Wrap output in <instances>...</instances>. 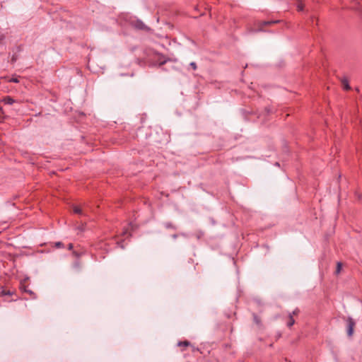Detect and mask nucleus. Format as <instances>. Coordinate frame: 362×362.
<instances>
[{"instance_id":"obj_1","label":"nucleus","mask_w":362,"mask_h":362,"mask_svg":"<svg viewBox=\"0 0 362 362\" xmlns=\"http://www.w3.org/2000/svg\"><path fill=\"white\" fill-rule=\"evenodd\" d=\"M354 326L355 322L351 317H349L347 320V334L349 337L352 336L354 333Z\"/></svg>"},{"instance_id":"obj_2","label":"nucleus","mask_w":362,"mask_h":362,"mask_svg":"<svg viewBox=\"0 0 362 362\" xmlns=\"http://www.w3.org/2000/svg\"><path fill=\"white\" fill-rule=\"evenodd\" d=\"M2 101L6 105H12L15 102V100L10 96L4 98Z\"/></svg>"},{"instance_id":"obj_3","label":"nucleus","mask_w":362,"mask_h":362,"mask_svg":"<svg viewBox=\"0 0 362 362\" xmlns=\"http://www.w3.org/2000/svg\"><path fill=\"white\" fill-rule=\"evenodd\" d=\"M341 83H342L344 89H345V90H349L350 89V86H349L348 81L346 79H343L341 81Z\"/></svg>"},{"instance_id":"obj_4","label":"nucleus","mask_w":362,"mask_h":362,"mask_svg":"<svg viewBox=\"0 0 362 362\" xmlns=\"http://www.w3.org/2000/svg\"><path fill=\"white\" fill-rule=\"evenodd\" d=\"M135 26L140 30H142L145 28V25L141 21H138Z\"/></svg>"},{"instance_id":"obj_5","label":"nucleus","mask_w":362,"mask_h":362,"mask_svg":"<svg viewBox=\"0 0 362 362\" xmlns=\"http://www.w3.org/2000/svg\"><path fill=\"white\" fill-rule=\"evenodd\" d=\"M295 323V320H293V317L291 315L289 316V320L287 322L288 327H291Z\"/></svg>"},{"instance_id":"obj_6","label":"nucleus","mask_w":362,"mask_h":362,"mask_svg":"<svg viewBox=\"0 0 362 362\" xmlns=\"http://www.w3.org/2000/svg\"><path fill=\"white\" fill-rule=\"evenodd\" d=\"M73 210L75 214H82L81 209L78 206H74Z\"/></svg>"},{"instance_id":"obj_7","label":"nucleus","mask_w":362,"mask_h":362,"mask_svg":"<svg viewBox=\"0 0 362 362\" xmlns=\"http://www.w3.org/2000/svg\"><path fill=\"white\" fill-rule=\"evenodd\" d=\"M8 82H13V83H18L19 80H18V77L13 76L12 78H8Z\"/></svg>"},{"instance_id":"obj_8","label":"nucleus","mask_w":362,"mask_h":362,"mask_svg":"<svg viewBox=\"0 0 362 362\" xmlns=\"http://www.w3.org/2000/svg\"><path fill=\"white\" fill-rule=\"evenodd\" d=\"M341 264L340 262H338L337 265L336 273L339 274L341 271Z\"/></svg>"},{"instance_id":"obj_9","label":"nucleus","mask_w":362,"mask_h":362,"mask_svg":"<svg viewBox=\"0 0 362 362\" xmlns=\"http://www.w3.org/2000/svg\"><path fill=\"white\" fill-rule=\"evenodd\" d=\"M189 344V342L187 341H183V342H179L178 343V346H188Z\"/></svg>"},{"instance_id":"obj_10","label":"nucleus","mask_w":362,"mask_h":362,"mask_svg":"<svg viewBox=\"0 0 362 362\" xmlns=\"http://www.w3.org/2000/svg\"><path fill=\"white\" fill-rule=\"evenodd\" d=\"M161 58H162V60H161V59H159V60H160L159 62V65H163L167 62V59H163V57Z\"/></svg>"},{"instance_id":"obj_11","label":"nucleus","mask_w":362,"mask_h":362,"mask_svg":"<svg viewBox=\"0 0 362 362\" xmlns=\"http://www.w3.org/2000/svg\"><path fill=\"white\" fill-rule=\"evenodd\" d=\"M189 65L194 70L197 69V64L195 62H191Z\"/></svg>"},{"instance_id":"obj_12","label":"nucleus","mask_w":362,"mask_h":362,"mask_svg":"<svg viewBox=\"0 0 362 362\" xmlns=\"http://www.w3.org/2000/svg\"><path fill=\"white\" fill-rule=\"evenodd\" d=\"M62 245H63V244H62L61 242H57V243H55V246H56L57 247H62Z\"/></svg>"},{"instance_id":"obj_13","label":"nucleus","mask_w":362,"mask_h":362,"mask_svg":"<svg viewBox=\"0 0 362 362\" xmlns=\"http://www.w3.org/2000/svg\"><path fill=\"white\" fill-rule=\"evenodd\" d=\"M165 226L167 228H173V225L171 223H166Z\"/></svg>"},{"instance_id":"obj_14","label":"nucleus","mask_w":362,"mask_h":362,"mask_svg":"<svg viewBox=\"0 0 362 362\" xmlns=\"http://www.w3.org/2000/svg\"><path fill=\"white\" fill-rule=\"evenodd\" d=\"M297 8L298 11H302L303 9V6L302 4H298Z\"/></svg>"},{"instance_id":"obj_15","label":"nucleus","mask_w":362,"mask_h":362,"mask_svg":"<svg viewBox=\"0 0 362 362\" xmlns=\"http://www.w3.org/2000/svg\"><path fill=\"white\" fill-rule=\"evenodd\" d=\"M275 23V22H274V21H264L263 23H264V25H270V24H272V23Z\"/></svg>"},{"instance_id":"obj_16","label":"nucleus","mask_w":362,"mask_h":362,"mask_svg":"<svg viewBox=\"0 0 362 362\" xmlns=\"http://www.w3.org/2000/svg\"><path fill=\"white\" fill-rule=\"evenodd\" d=\"M73 248V245L71 243L69 244L68 249L71 250Z\"/></svg>"},{"instance_id":"obj_17","label":"nucleus","mask_w":362,"mask_h":362,"mask_svg":"<svg viewBox=\"0 0 362 362\" xmlns=\"http://www.w3.org/2000/svg\"><path fill=\"white\" fill-rule=\"evenodd\" d=\"M16 60V59L14 57H13L11 59V62H14Z\"/></svg>"},{"instance_id":"obj_18","label":"nucleus","mask_w":362,"mask_h":362,"mask_svg":"<svg viewBox=\"0 0 362 362\" xmlns=\"http://www.w3.org/2000/svg\"><path fill=\"white\" fill-rule=\"evenodd\" d=\"M173 237L174 239H175V238H177V235H173Z\"/></svg>"}]
</instances>
